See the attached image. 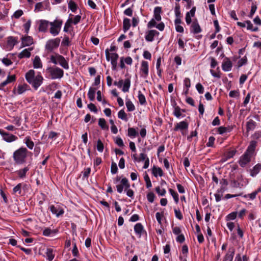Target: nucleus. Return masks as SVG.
<instances>
[{"mask_svg":"<svg viewBox=\"0 0 261 261\" xmlns=\"http://www.w3.org/2000/svg\"><path fill=\"white\" fill-rule=\"evenodd\" d=\"M95 92H96L95 88H94L92 87H90L89 88V91L88 93V96L89 99L91 101H93L94 100Z\"/></svg>","mask_w":261,"mask_h":261,"instance_id":"obj_41","label":"nucleus"},{"mask_svg":"<svg viewBox=\"0 0 261 261\" xmlns=\"http://www.w3.org/2000/svg\"><path fill=\"white\" fill-rule=\"evenodd\" d=\"M21 184H18L16 186H15L13 189V194H21Z\"/></svg>","mask_w":261,"mask_h":261,"instance_id":"obj_47","label":"nucleus"},{"mask_svg":"<svg viewBox=\"0 0 261 261\" xmlns=\"http://www.w3.org/2000/svg\"><path fill=\"white\" fill-rule=\"evenodd\" d=\"M29 88V86L27 84L19 85L16 89L13 90V93L18 95L21 94L26 91Z\"/></svg>","mask_w":261,"mask_h":261,"instance_id":"obj_17","label":"nucleus"},{"mask_svg":"<svg viewBox=\"0 0 261 261\" xmlns=\"http://www.w3.org/2000/svg\"><path fill=\"white\" fill-rule=\"evenodd\" d=\"M114 184H117L116 189L118 193H121L123 189L125 190H127L126 189L130 188L129 182L128 179L125 177L121 179L120 176H117L114 179Z\"/></svg>","mask_w":261,"mask_h":261,"instance_id":"obj_3","label":"nucleus"},{"mask_svg":"<svg viewBox=\"0 0 261 261\" xmlns=\"http://www.w3.org/2000/svg\"><path fill=\"white\" fill-rule=\"evenodd\" d=\"M17 43V39L15 37H9L7 38V48L8 50H11L14 45Z\"/></svg>","mask_w":261,"mask_h":261,"instance_id":"obj_20","label":"nucleus"},{"mask_svg":"<svg viewBox=\"0 0 261 261\" xmlns=\"http://www.w3.org/2000/svg\"><path fill=\"white\" fill-rule=\"evenodd\" d=\"M32 49L33 48L32 47L24 49L19 54L18 57L19 59H22L23 58H29L31 56V51Z\"/></svg>","mask_w":261,"mask_h":261,"instance_id":"obj_24","label":"nucleus"},{"mask_svg":"<svg viewBox=\"0 0 261 261\" xmlns=\"http://www.w3.org/2000/svg\"><path fill=\"white\" fill-rule=\"evenodd\" d=\"M49 208L52 214L55 215L57 217H59L64 213V209L59 205L55 206L54 205H51L49 206Z\"/></svg>","mask_w":261,"mask_h":261,"instance_id":"obj_11","label":"nucleus"},{"mask_svg":"<svg viewBox=\"0 0 261 261\" xmlns=\"http://www.w3.org/2000/svg\"><path fill=\"white\" fill-rule=\"evenodd\" d=\"M191 81L189 78L186 77L184 80V88L190 89L191 87Z\"/></svg>","mask_w":261,"mask_h":261,"instance_id":"obj_52","label":"nucleus"},{"mask_svg":"<svg viewBox=\"0 0 261 261\" xmlns=\"http://www.w3.org/2000/svg\"><path fill=\"white\" fill-rule=\"evenodd\" d=\"M233 129L232 126H227V127L220 126L217 129V132L220 135H222L224 133H229Z\"/></svg>","mask_w":261,"mask_h":261,"instance_id":"obj_27","label":"nucleus"},{"mask_svg":"<svg viewBox=\"0 0 261 261\" xmlns=\"http://www.w3.org/2000/svg\"><path fill=\"white\" fill-rule=\"evenodd\" d=\"M98 124L102 129L108 128L106 125V121L103 118H100L98 120Z\"/></svg>","mask_w":261,"mask_h":261,"instance_id":"obj_51","label":"nucleus"},{"mask_svg":"<svg viewBox=\"0 0 261 261\" xmlns=\"http://www.w3.org/2000/svg\"><path fill=\"white\" fill-rule=\"evenodd\" d=\"M169 192H170V193L171 194V195L173 197V198L175 203H177L178 202V201H179L178 194H177V193L175 191H174L172 189H169Z\"/></svg>","mask_w":261,"mask_h":261,"instance_id":"obj_44","label":"nucleus"},{"mask_svg":"<svg viewBox=\"0 0 261 261\" xmlns=\"http://www.w3.org/2000/svg\"><path fill=\"white\" fill-rule=\"evenodd\" d=\"M91 172V169L87 168L85 169L82 172L83 176V178H88Z\"/></svg>","mask_w":261,"mask_h":261,"instance_id":"obj_56","label":"nucleus"},{"mask_svg":"<svg viewBox=\"0 0 261 261\" xmlns=\"http://www.w3.org/2000/svg\"><path fill=\"white\" fill-rule=\"evenodd\" d=\"M246 27L248 30H250L252 32H257L258 30V28L257 27H253V24L250 20H246Z\"/></svg>","mask_w":261,"mask_h":261,"instance_id":"obj_39","label":"nucleus"},{"mask_svg":"<svg viewBox=\"0 0 261 261\" xmlns=\"http://www.w3.org/2000/svg\"><path fill=\"white\" fill-rule=\"evenodd\" d=\"M24 142L29 149H32L33 148L34 146V143L31 140L30 137H26L24 139Z\"/></svg>","mask_w":261,"mask_h":261,"instance_id":"obj_36","label":"nucleus"},{"mask_svg":"<svg viewBox=\"0 0 261 261\" xmlns=\"http://www.w3.org/2000/svg\"><path fill=\"white\" fill-rule=\"evenodd\" d=\"M27 81L32 85V86L37 90L43 83V77L40 73L37 75H35V71L34 70H30L27 72L25 75Z\"/></svg>","mask_w":261,"mask_h":261,"instance_id":"obj_1","label":"nucleus"},{"mask_svg":"<svg viewBox=\"0 0 261 261\" xmlns=\"http://www.w3.org/2000/svg\"><path fill=\"white\" fill-rule=\"evenodd\" d=\"M16 80V76L15 75H9L7 78V79L2 82L0 84V89L2 87H5L7 84L12 83L13 82H14Z\"/></svg>","mask_w":261,"mask_h":261,"instance_id":"obj_26","label":"nucleus"},{"mask_svg":"<svg viewBox=\"0 0 261 261\" xmlns=\"http://www.w3.org/2000/svg\"><path fill=\"white\" fill-rule=\"evenodd\" d=\"M174 213L175 217L179 220H182L183 219L182 215L179 210L174 209Z\"/></svg>","mask_w":261,"mask_h":261,"instance_id":"obj_59","label":"nucleus"},{"mask_svg":"<svg viewBox=\"0 0 261 261\" xmlns=\"http://www.w3.org/2000/svg\"><path fill=\"white\" fill-rule=\"evenodd\" d=\"M154 197L155 195L152 192H149L147 194V199L148 201L150 203H152L153 202Z\"/></svg>","mask_w":261,"mask_h":261,"instance_id":"obj_55","label":"nucleus"},{"mask_svg":"<svg viewBox=\"0 0 261 261\" xmlns=\"http://www.w3.org/2000/svg\"><path fill=\"white\" fill-rule=\"evenodd\" d=\"M118 170V168L117 166V164L113 162L111 164V171L112 174H115L117 173Z\"/></svg>","mask_w":261,"mask_h":261,"instance_id":"obj_62","label":"nucleus"},{"mask_svg":"<svg viewBox=\"0 0 261 261\" xmlns=\"http://www.w3.org/2000/svg\"><path fill=\"white\" fill-rule=\"evenodd\" d=\"M0 134L2 136L3 140L8 143H11L16 141L18 138L15 135L7 133L0 129Z\"/></svg>","mask_w":261,"mask_h":261,"instance_id":"obj_9","label":"nucleus"},{"mask_svg":"<svg viewBox=\"0 0 261 261\" xmlns=\"http://www.w3.org/2000/svg\"><path fill=\"white\" fill-rule=\"evenodd\" d=\"M155 191L160 196H164L166 193V191L164 188H161L158 186L155 188Z\"/></svg>","mask_w":261,"mask_h":261,"instance_id":"obj_49","label":"nucleus"},{"mask_svg":"<svg viewBox=\"0 0 261 261\" xmlns=\"http://www.w3.org/2000/svg\"><path fill=\"white\" fill-rule=\"evenodd\" d=\"M23 11L21 10H18L15 12L13 14V17L18 19L23 14Z\"/></svg>","mask_w":261,"mask_h":261,"instance_id":"obj_63","label":"nucleus"},{"mask_svg":"<svg viewBox=\"0 0 261 261\" xmlns=\"http://www.w3.org/2000/svg\"><path fill=\"white\" fill-rule=\"evenodd\" d=\"M190 31L194 34H198L201 32V28L197 20H194L192 22Z\"/></svg>","mask_w":261,"mask_h":261,"instance_id":"obj_18","label":"nucleus"},{"mask_svg":"<svg viewBox=\"0 0 261 261\" xmlns=\"http://www.w3.org/2000/svg\"><path fill=\"white\" fill-rule=\"evenodd\" d=\"M172 231L174 234L178 236L180 234L181 230L178 226H172Z\"/></svg>","mask_w":261,"mask_h":261,"instance_id":"obj_64","label":"nucleus"},{"mask_svg":"<svg viewBox=\"0 0 261 261\" xmlns=\"http://www.w3.org/2000/svg\"><path fill=\"white\" fill-rule=\"evenodd\" d=\"M159 35V32L155 30H149L146 32L145 38L147 41L152 42L154 39V37Z\"/></svg>","mask_w":261,"mask_h":261,"instance_id":"obj_14","label":"nucleus"},{"mask_svg":"<svg viewBox=\"0 0 261 261\" xmlns=\"http://www.w3.org/2000/svg\"><path fill=\"white\" fill-rule=\"evenodd\" d=\"M235 249L234 248H229L227 252L224 257L223 261H232L234 254Z\"/></svg>","mask_w":261,"mask_h":261,"instance_id":"obj_21","label":"nucleus"},{"mask_svg":"<svg viewBox=\"0 0 261 261\" xmlns=\"http://www.w3.org/2000/svg\"><path fill=\"white\" fill-rule=\"evenodd\" d=\"M149 65L148 63L145 61H142L141 63L140 73L141 76L146 78L148 75Z\"/></svg>","mask_w":261,"mask_h":261,"instance_id":"obj_10","label":"nucleus"},{"mask_svg":"<svg viewBox=\"0 0 261 261\" xmlns=\"http://www.w3.org/2000/svg\"><path fill=\"white\" fill-rule=\"evenodd\" d=\"M31 153L27 148L21 147L14 151L13 159L15 164L21 165L26 162L29 154Z\"/></svg>","mask_w":261,"mask_h":261,"instance_id":"obj_2","label":"nucleus"},{"mask_svg":"<svg viewBox=\"0 0 261 261\" xmlns=\"http://www.w3.org/2000/svg\"><path fill=\"white\" fill-rule=\"evenodd\" d=\"M162 12L161 7H156L153 11V19H155L158 21H160L161 19V13Z\"/></svg>","mask_w":261,"mask_h":261,"instance_id":"obj_25","label":"nucleus"},{"mask_svg":"<svg viewBox=\"0 0 261 261\" xmlns=\"http://www.w3.org/2000/svg\"><path fill=\"white\" fill-rule=\"evenodd\" d=\"M232 63L228 58H225L222 62V68L224 71H229L231 70Z\"/></svg>","mask_w":261,"mask_h":261,"instance_id":"obj_15","label":"nucleus"},{"mask_svg":"<svg viewBox=\"0 0 261 261\" xmlns=\"http://www.w3.org/2000/svg\"><path fill=\"white\" fill-rule=\"evenodd\" d=\"M185 112V110L181 109L179 108V107L176 106L174 107V111H173V114L177 118H179L181 116H182V117L184 116H182V112Z\"/></svg>","mask_w":261,"mask_h":261,"instance_id":"obj_31","label":"nucleus"},{"mask_svg":"<svg viewBox=\"0 0 261 261\" xmlns=\"http://www.w3.org/2000/svg\"><path fill=\"white\" fill-rule=\"evenodd\" d=\"M174 13L176 17H181V13L180 10V6L179 5L176 4L174 8Z\"/></svg>","mask_w":261,"mask_h":261,"instance_id":"obj_53","label":"nucleus"},{"mask_svg":"<svg viewBox=\"0 0 261 261\" xmlns=\"http://www.w3.org/2000/svg\"><path fill=\"white\" fill-rule=\"evenodd\" d=\"M49 24L50 25L49 30L50 34L54 36L58 35L61 28L62 21L56 19L53 22H50Z\"/></svg>","mask_w":261,"mask_h":261,"instance_id":"obj_6","label":"nucleus"},{"mask_svg":"<svg viewBox=\"0 0 261 261\" xmlns=\"http://www.w3.org/2000/svg\"><path fill=\"white\" fill-rule=\"evenodd\" d=\"M257 142L255 141L252 140L250 142L249 146L247 147L245 152L250 154L252 155H253L255 149L256 148Z\"/></svg>","mask_w":261,"mask_h":261,"instance_id":"obj_22","label":"nucleus"},{"mask_svg":"<svg viewBox=\"0 0 261 261\" xmlns=\"http://www.w3.org/2000/svg\"><path fill=\"white\" fill-rule=\"evenodd\" d=\"M50 22L45 20H40L38 21V30L40 32H45L47 31Z\"/></svg>","mask_w":261,"mask_h":261,"instance_id":"obj_19","label":"nucleus"},{"mask_svg":"<svg viewBox=\"0 0 261 261\" xmlns=\"http://www.w3.org/2000/svg\"><path fill=\"white\" fill-rule=\"evenodd\" d=\"M130 27V22L129 19L127 18H125L123 19V29L124 32L127 31Z\"/></svg>","mask_w":261,"mask_h":261,"instance_id":"obj_38","label":"nucleus"},{"mask_svg":"<svg viewBox=\"0 0 261 261\" xmlns=\"http://www.w3.org/2000/svg\"><path fill=\"white\" fill-rule=\"evenodd\" d=\"M256 126V122L253 120H249L246 123L247 132L253 130Z\"/></svg>","mask_w":261,"mask_h":261,"instance_id":"obj_35","label":"nucleus"},{"mask_svg":"<svg viewBox=\"0 0 261 261\" xmlns=\"http://www.w3.org/2000/svg\"><path fill=\"white\" fill-rule=\"evenodd\" d=\"M44 2H39L36 4L34 9V11L35 12H38L39 11H42L43 10L45 9L44 8Z\"/></svg>","mask_w":261,"mask_h":261,"instance_id":"obj_40","label":"nucleus"},{"mask_svg":"<svg viewBox=\"0 0 261 261\" xmlns=\"http://www.w3.org/2000/svg\"><path fill=\"white\" fill-rule=\"evenodd\" d=\"M138 97L139 102L141 105H144L146 103L145 97L144 94L141 93V91H139Z\"/></svg>","mask_w":261,"mask_h":261,"instance_id":"obj_43","label":"nucleus"},{"mask_svg":"<svg viewBox=\"0 0 261 261\" xmlns=\"http://www.w3.org/2000/svg\"><path fill=\"white\" fill-rule=\"evenodd\" d=\"M106 59L109 61L111 59L112 69L116 70L117 66V60L118 59V55L116 53H112L110 55L108 49L106 50Z\"/></svg>","mask_w":261,"mask_h":261,"instance_id":"obj_8","label":"nucleus"},{"mask_svg":"<svg viewBox=\"0 0 261 261\" xmlns=\"http://www.w3.org/2000/svg\"><path fill=\"white\" fill-rule=\"evenodd\" d=\"M138 133L133 127H129L128 129V136L131 138H135L137 135Z\"/></svg>","mask_w":261,"mask_h":261,"instance_id":"obj_45","label":"nucleus"},{"mask_svg":"<svg viewBox=\"0 0 261 261\" xmlns=\"http://www.w3.org/2000/svg\"><path fill=\"white\" fill-rule=\"evenodd\" d=\"M118 117L119 119L127 121V115L123 110H121L118 113Z\"/></svg>","mask_w":261,"mask_h":261,"instance_id":"obj_46","label":"nucleus"},{"mask_svg":"<svg viewBox=\"0 0 261 261\" xmlns=\"http://www.w3.org/2000/svg\"><path fill=\"white\" fill-rule=\"evenodd\" d=\"M156 20L152 18L151 19L150 21H149L148 23H147V28H153L154 27H156Z\"/></svg>","mask_w":261,"mask_h":261,"instance_id":"obj_60","label":"nucleus"},{"mask_svg":"<svg viewBox=\"0 0 261 261\" xmlns=\"http://www.w3.org/2000/svg\"><path fill=\"white\" fill-rule=\"evenodd\" d=\"M143 226L140 223H137L134 226V230L135 231V233L140 237L141 236L143 231Z\"/></svg>","mask_w":261,"mask_h":261,"instance_id":"obj_33","label":"nucleus"},{"mask_svg":"<svg viewBox=\"0 0 261 261\" xmlns=\"http://www.w3.org/2000/svg\"><path fill=\"white\" fill-rule=\"evenodd\" d=\"M22 47L30 46L33 43V39L30 36H26L21 38Z\"/></svg>","mask_w":261,"mask_h":261,"instance_id":"obj_23","label":"nucleus"},{"mask_svg":"<svg viewBox=\"0 0 261 261\" xmlns=\"http://www.w3.org/2000/svg\"><path fill=\"white\" fill-rule=\"evenodd\" d=\"M261 170V164H256L250 171V175L252 177L256 175Z\"/></svg>","mask_w":261,"mask_h":261,"instance_id":"obj_32","label":"nucleus"},{"mask_svg":"<svg viewBox=\"0 0 261 261\" xmlns=\"http://www.w3.org/2000/svg\"><path fill=\"white\" fill-rule=\"evenodd\" d=\"M29 169L28 167H24L23 169H20L16 171V173L18 176L21 178H23L25 177L27 172L29 171Z\"/></svg>","mask_w":261,"mask_h":261,"instance_id":"obj_37","label":"nucleus"},{"mask_svg":"<svg viewBox=\"0 0 261 261\" xmlns=\"http://www.w3.org/2000/svg\"><path fill=\"white\" fill-rule=\"evenodd\" d=\"M152 173L153 175L156 177L158 176L161 177L163 175V171L162 169L161 168L157 167L155 166H153L152 168Z\"/></svg>","mask_w":261,"mask_h":261,"instance_id":"obj_29","label":"nucleus"},{"mask_svg":"<svg viewBox=\"0 0 261 261\" xmlns=\"http://www.w3.org/2000/svg\"><path fill=\"white\" fill-rule=\"evenodd\" d=\"M46 71L52 80L61 79L64 75V71L57 66L48 67L46 69Z\"/></svg>","mask_w":261,"mask_h":261,"instance_id":"obj_5","label":"nucleus"},{"mask_svg":"<svg viewBox=\"0 0 261 261\" xmlns=\"http://www.w3.org/2000/svg\"><path fill=\"white\" fill-rule=\"evenodd\" d=\"M215 138L213 136H211L208 138V142L206 143L207 147H213L214 144Z\"/></svg>","mask_w":261,"mask_h":261,"instance_id":"obj_57","label":"nucleus"},{"mask_svg":"<svg viewBox=\"0 0 261 261\" xmlns=\"http://www.w3.org/2000/svg\"><path fill=\"white\" fill-rule=\"evenodd\" d=\"M33 67L34 68H42V63L39 56H36L33 61Z\"/></svg>","mask_w":261,"mask_h":261,"instance_id":"obj_28","label":"nucleus"},{"mask_svg":"<svg viewBox=\"0 0 261 261\" xmlns=\"http://www.w3.org/2000/svg\"><path fill=\"white\" fill-rule=\"evenodd\" d=\"M60 42V39L57 38L54 39L49 40L46 44V47L49 50H52L58 47Z\"/></svg>","mask_w":261,"mask_h":261,"instance_id":"obj_12","label":"nucleus"},{"mask_svg":"<svg viewBox=\"0 0 261 261\" xmlns=\"http://www.w3.org/2000/svg\"><path fill=\"white\" fill-rule=\"evenodd\" d=\"M114 85L117 87L121 88L122 87V91L124 92H128L130 87V80L129 78L123 80H120L118 82L115 81Z\"/></svg>","mask_w":261,"mask_h":261,"instance_id":"obj_7","label":"nucleus"},{"mask_svg":"<svg viewBox=\"0 0 261 261\" xmlns=\"http://www.w3.org/2000/svg\"><path fill=\"white\" fill-rule=\"evenodd\" d=\"M68 7L73 13H75L78 9L77 5L72 0L68 1Z\"/></svg>","mask_w":261,"mask_h":261,"instance_id":"obj_30","label":"nucleus"},{"mask_svg":"<svg viewBox=\"0 0 261 261\" xmlns=\"http://www.w3.org/2000/svg\"><path fill=\"white\" fill-rule=\"evenodd\" d=\"M72 23V18H69L67 21L66 22L64 28V31L67 32L69 30V28L70 27L71 24Z\"/></svg>","mask_w":261,"mask_h":261,"instance_id":"obj_48","label":"nucleus"},{"mask_svg":"<svg viewBox=\"0 0 261 261\" xmlns=\"http://www.w3.org/2000/svg\"><path fill=\"white\" fill-rule=\"evenodd\" d=\"M46 257L47 259L49 261H52L55 257V254L54 253V250L51 248H47L46 249Z\"/></svg>","mask_w":261,"mask_h":261,"instance_id":"obj_34","label":"nucleus"},{"mask_svg":"<svg viewBox=\"0 0 261 261\" xmlns=\"http://www.w3.org/2000/svg\"><path fill=\"white\" fill-rule=\"evenodd\" d=\"M247 59L246 57H243V58L241 59L238 61V66L239 67L242 66L243 65L246 64L247 63Z\"/></svg>","mask_w":261,"mask_h":261,"instance_id":"obj_61","label":"nucleus"},{"mask_svg":"<svg viewBox=\"0 0 261 261\" xmlns=\"http://www.w3.org/2000/svg\"><path fill=\"white\" fill-rule=\"evenodd\" d=\"M125 105L128 111L132 112L135 110V106L129 99L126 100Z\"/></svg>","mask_w":261,"mask_h":261,"instance_id":"obj_42","label":"nucleus"},{"mask_svg":"<svg viewBox=\"0 0 261 261\" xmlns=\"http://www.w3.org/2000/svg\"><path fill=\"white\" fill-rule=\"evenodd\" d=\"M50 59L53 63L55 64H59L65 69H68L69 68L68 61L63 56L59 54L51 56Z\"/></svg>","mask_w":261,"mask_h":261,"instance_id":"obj_4","label":"nucleus"},{"mask_svg":"<svg viewBox=\"0 0 261 261\" xmlns=\"http://www.w3.org/2000/svg\"><path fill=\"white\" fill-rule=\"evenodd\" d=\"M252 156V155L245 152V153L240 158L239 161L240 165L242 167H245L248 163L250 162L251 158Z\"/></svg>","mask_w":261,"mask_h":261,"instance_id":"obj_13","label":"nucleus"},{"mask_svg":"<svg viewBox=\"0 0 261 261\" xmlns=\"http://www.w3.org/2000/svg\"><path fill=\"white\" fill-rule=\"evenodd\" d=\"M196 89L200 94H202L204 92V87L200 83H198L196 85Z\"/></svg>","mask_w":261,"mask_h":261,"instance_id":"obj_58","label":"nucleus"},{"mask_svg":"<svg viewBox=\"0 0 261 261\" xmlns=\"http://www.w3.org/2000/svg\"><path fill=\"white\" fill-rule=\"evenodd\" d=\"M188 126L189 124L186 121H182L179 123H177L175 125L174 130L175 131L180 130L181 132H183L184 130L188 129Z\"/></svg>","mask_w":261,"mask_h":261,"instance_id":"obj_16","label":"nucleus"},{"mask_svg":"<svg viewBox=\"0 0 261 261\" xmlns=\"http://www.w3.org/2000/svg\"><path fill=\"white\" fill-rule=\"evenodd\" d=\"M97 149L98 151L101 152L103 150V144L100 140H98L97 142Z\"/></svg>","mask_w":261,"mask_h":261,"instance_id":"obj_54","label":"nucleus"},{"mask_svg":"<svg viewBox=\"0 0 261 261\" xmlns=\"http://www.w3.org/2000/svg\"><path fill=\"white\" fill-rule=\"evenodd\" d=\"M237 215V212H234L230 213L226 217V221H230L234 220L236 218Z\"/></svg>","mask_w":261,"mask_h":261,"instance_id":"obj_50","label":"nucleus"}]
</instances>
